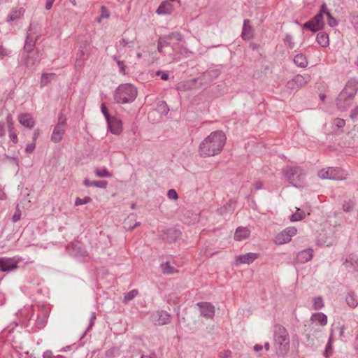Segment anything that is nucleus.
Instances as JSON below:
<instances>
[{"label": "nucleus", "mask_w": 358, "mask_h": 358, "mask_svg": "<svg viewBox=\"0 0 358 358\" xmlns=\"http://www.w3.org/2000/svg\"><path fill=\"white\" fill-rule=\"evenodd\" d=\"M227 137L221 130L211 132L199 144V154L201 157H209L219 155L225 143Z\"/></svg>", "instance_id": "nucleus-1"}, {"label": "nucleus", "mask_w": 358, "mask_h": 358, "mask_svg": "<svg viewBox=\"0 0 358 358\" xmlns=\"http://www.w3.org/2000/svg\"><path fill=\"white\" fill-rule=\"evenodd\" d=\"M290 339L287 329L279 324L273 328V348L278 357H285L289 351Z\"/></svg>", "instance_id": "nucleus-2"}, {"label": "nucleus", "mask_w": 358, "mask_h": 358, "mask_svg": "<svg viewBox=\"0 0 358 358\" xmlns=\"http://www.w3.org/2000/svg\"><path fill=\"white\" fill-rule=\"evenodd\" d=\"M357 92L358 80L355 78H350L336 99L338 108L341 111L346 110L352 104Z\"/></svg>", "instance_id": "nucleus-3"}, {"label": "nucleus", "mask_w": 358, "mask_h": 358, "mask_svg": "<svg viewBox=\"0 0 358 358\" xmlns=\"http://www.w3.org/2000/svg\"><path fill=\"white\" fill-rule=\"evenodd\" d=\"M138 95L136 87L131 83L120 85L114 92V101L119 104L130 103Z\"/></svg>", "instance_id": "nucleus-4"}, {"label": "nucleus", "mask_w": 358, "mask_h": 358, "mask_svg": "<svg viewBox=\"0 0 358 358\" xmlns=\"http://www.w3.org/2000/svg\"><path fill=\"white\" fill-rule=\"evenodd\" d=\"M286 180L294 187L301 188L303 186V178L306 175L300 166H287L283 170Z\"/></svg>", "instance_id": "nucleus-5"}, {"label": "nucleus", "mask_w": 358, "mask_h": 358, "mask_svg": "<svg viewBox=\"0 0 358 358\" xmlns=\"http://www.w3.org/2000/svg\"><path fill=\"white\" fill-rule=\"evenodd\" d=\"M327 10L326 3H323L320 8L319 12L309 21L303 24V29L309 30L313 33L322 30L324 27V15Z\"/></svg>", "instance_id": "nucleus-6"}, {"label": "nucleus", "mask_w": 358, "mask_h": 358, "mask_svg": "<svg viewBox=\"0 0 358 358\" xmlns=\"http://www.w3.org/2000/svg\"><path fill=\"white\" fill-rule=\"evenodd\" d=\"M220 72L218 69H210L203 72L199 78L192 79L190 82L196 83L199 81L200 86L208 85L220 75Z\"/></svg>", "instance_id": "nucleus-7"}, {"label": "nucleus", "mask_w": 358, "mask_h": 358, "mask_svg": "<svg viewBox=\"0 0 358 358\" xmlns=\"http://www.w3.org/2000/svg\"><path fill=\"white\" fill-rule=\"evenodd\" d=\"M41 61V53L34 52L20 55V64L26 69L34 71L39 64Z\"/></svg>", "instance_id": "nucleus-8"}, {"label": "nucleus", "mask_w": 358, "mask_h": 358, "mask_svg": "<svg viewBox=\"0 0 358 358\" xmlns=\"http://www.w3.org/2000/svg\"><path fill=\"white\" fill-rule=\"evenodd\" d=\"M19 260L15 257H1L0 258V271L11 272L18 268Z\"/></svg>", "instance_id": "nucleus-9"}, {"label": "nucleus", "mask_w": 358, "mask_h": 358, "mask_svg": "<svg viewBox=\"0 0 358 358\" xmlns=\"http://www.w3.org/2000/svg\"><path fill=\"white\" fill-rule=\"evenodd\" d=\"M341 170L338 168L329 167L327 169H322L318 172V176L322 179L341 180L343 179L340 175Z\"/></svg>", "instance_id": "nucleus-10"}, {"label": "nucleus", "mask_w": 358, "mask_h": 358, "mask_svg": "<svg viewBox=\"0 0 358 358\" xmlns=\"http://www.w3.org/2000/svg\"><path fill=\"white\" fill-rule=\"evenodd\" d=\"M199 312L201 316L206 318H213L215 315V307L209 302L197 303Z\"/></svg>", "instance_id": "nucleus-11"}, {"label": "nucleus", "mask_w": 358, "mask_h": 358, "mask_svg": "<svg viewBox=\"0 0 358 358\" xmlns=\"http://www.w3.org/2000/svg\"><path fill=\"white\" fill-rule=\"evenodd\" d=\"M66 124V120L59 121L55 127L52 136L51 141L54 143H59L63 138L64 134V126Z\"/></svg>", "instance_id": "nucleus-12"}, {"label": "nucleus", "mask_w": 358, "mask_h": 358, "mask_svg": "<svg viewBox=\"0 0 358 358\" xmlns=\"http://www.w3.org/2000/svg\"><path fill=\"white\" fill-rule=\"evenodd\" d=\"M259 257V253L248 252L235 257L236 264H250Z\"/></svg>", "instance_id": "nucleus-13"}, {"label": "nucleus", "mask_w": 358, "mask_h": 358, "mask_svg": "<svg viewBox=\"0 0 358 358\" xmlns=\"http://www.w3.org/2000/svg\"><path fill=\"white\" fill-rule=\"evenodd\" d=\"M107 124L109 131L115 135H119L122 131V124L120 120L115 117H112L110 120H108Z\"/></svg>", "instance_id": "nucleus-14"}, {"label": "nucleus", "mask_w": 358, "mask_h": 358, "mask_svg": "<svg viewBox=\"0 0 358 358\" xmlns=\"http://www.w3.org/2000/svg\"><path fill=\"white\" fill-rule=\"evenodd\" d=\"M181 232L174 228H169L163 230L162 238L165 242L172 243L180 237Z\"/></svg>", "instance_id": "nucleus-15"}, {"label": "nucleus", "mask_w": 358, "mask_h": 358, "mask_svg": "<svg viewBox=\"0 0 358 358\" xmlns=\"http://www.w3.org/2000/svg\"><path fill=\"white\" fill-rule=\"evenodd\" d=\"M25 13V9L23 7L13 8L10 11L6 17V22H10L12 21L21 19Z\"/></svg>", "instance_id": "nucleus-16"}, {"label": "nucleus", "mask_w": 358, "mask_h": 358, "mask_svg": "<svg viewBox=\"0 0 358 358\" xmlns=\"http://www.w3.org/2000/svg\"><path fill=\"white\" fill-rule=\"evenodd\" d=\"M253 31L251 21L249 19L244 20L241 33L242 38L245 41L250 40L253 36Z\"/></svg>", "instance_id": "nucleus-17"}, {"label": "nucleus", "mask_w": 358, "mask_h": 358, "mask_svg": "<svg viewBox=\"0 0 358 358\" xmlns=\"http://www.w3.org/2000/svg\"><path fill=\"white\" fill-rule=\"evenodd\" d=\"M313 256V250L307 248L300 251L296 255V260L299 263L305 264L310 261Z\"/></svg>", "instance_id": "nucleus-18"}, {"label": "nucleus", "mask_w": 358, "mask_h": 358, "mask_svg": "<svg viewBox=\"0 0 358 358\" xmlns=\"http://www.w3.org/2000/svg\"><path fill=\"white\" fill-rule=\"evenodd\" d=\"M20 123L29 129H31L35 125V121L29 113L20 114L18 117Z\"/></svg>", "instance_id": "nucleus-19"}, {"label": "nucleus", "mask_w": 358, "mask_h": 358, "mask_svg": "<svg viewBox=\"0 0 358 358\" xmlns=\"http://www.w3.org/2000/svg\"><path fill=\"white\" fill-rule=\"evenodd\" d=\"M250 234V230L246 227H238L234 234V239L241 241L249 237Z\"/></svg>", "instance_id": "nucleus-20"}, {"label": "nucleus", "mask_w": 358, "mask_h": 358, "mask_svg": "<svg viewBox=\"0 0 358 358\" xmlns=\"http://www.w3.org/2000/svg\"><path fill=\"white\" fill-rule=\"evenodd\" d=\"M108 181H106V180H93V181H91V180H90L87 178H85L83 180V185L85 187L93 186V187H99V188H101V189H106L107 187V186H108Z\"/></svg>", "instance_id": "nucleus-21"}, {"label": "nucleus", "mask_w": 358, "mask_h": 358, "mask_svg": "<svg viewBox=\"0 0 358 358\" xmlns=\"http://www.w3.org/2000/svg\"><path fill=\"white\" fill-rule=\"evenodd\" d=\"M310 320L314 322H317L321 326H324L327 323V316L321 312L312 314Z\"/></svg>", "instance_id": "nucleus-22"}, {"label": "nucleus", "mask_w": 358, "mask_h": 358, "mask_svg": "<svg viewBox=\"0 0 358 358\" xmlns=\"http://www.w3.org/2000/svg\"><path fill=\"white\" fill-rule=\"evenodd\" d=\"M316 41L322 47H327L329 45V34L324 31L319 32L316 36Z\"/></svg>", "instance_id": "nucleus-23"}, {"label": "nucleus", "mask_w": 358, "mask_h": 358, "mask_svg": "<svg viewBox=\"0 0 358 358\" xmlns=\"http://www.w3.org/2000/svg\"><path fill=\"white\" fill-rule=\"evenodd\" d=\"M172 12V6L170 3L164 1L157 8L156 13L159 15H169Z\"/></svg>", "instance_id": "nucleus-24"}, {"label": "nucleus", "mask_w": 358, "mask_h": 358, "mask_svg": "<svg viewBox=\"0 0 358 358\" xmlns=\"http://www.w3.org/2000/svg\"><path fill=\"white\" fill-rule=\"evenodd\" d=\"M158 323L160 325H164L171 322V315L165 310H160L157 312Z\"/></svg>", "instance_id": "nucleus-25"}, {"label": "nucleus", "mask_w": 358, "mask_h": 358, "mask_svg": "<svg viewBox=\"0 0 358 358\" xmlns=\"http://www.w3.org/2000/svg\"><path fill=\"white\" fill-rule=\"evenodd\" d=\"M293 78L294 79V82L296 83V85H298L299 88L305 86L310 80V76L308 74H299L295 76Z\"/></svg>", "instance_id": "nucleus-26"}, {"label": "nucleus", "mask_w": 358, "mask_h": 358, "mask_svg": "<svg viewBox=\"0 0 358 358\" xmlns=\"http://www.w3.org/2000/svg\"><path fill=\"white\" fill-rule=\"evenodd\" d=\"M56 76L55 73H43L41 75L40 85L41 87H44L47 86Z\"/></svg>", "instance_id": "nucleus-27"}, {"label": "nucleus", "mask_w": 358, "mask_h": 358, "mask_svg": "<svg viewBox=\"0 0 358 358\" xmlns=\"http://www.w3.org/2000/svg\"><path fill=\"white\" fill-rule=\"evenodd\" d=\"M294 63L299 67L305 68L308 65V60L304 55L299 53L294 57Z\"/></svg>", "instance_id": "nucleus-28"}, {"label": "nucleus", "mask_w": 358, "mask_h": 358, "mask_svg": "<svg viewBox=\"0 0 358 358\" xmlns=\"http://www.w3.org/2000/svg\"><path fill=\"white\" fill-rule=\"evenodd\" d=\"M170 40L167 38V36H160L157 41V50L159 52L162 53L163 49L165 47H168L171 45Z\"/></svg>", "instance_id": "nucleus-29"}, {"label": "nucleus", "mask_w": 358, "mask_h": 358, "mask_svg": "<svg viewBox=\"0 0 358 358\" xmlns=\"http://www.w3.org/2000/svg\"><path fill=\"white\" fill-rule=\"evenodd\" d=\"M290 241V238L288 237L284 230L280 232L275 238V243L278 245L287 243Z\"/></svg>", "instance_id": "nucleus-30"}, {"label": "nucleus", "mask_w": 358, "mask_h": 358, "mask_svg": "<svg viewBox=\"0 0 358 358\" xmlns=\"http://www.w3.org/2000/svg\"><path fill=\"white\" fill-rule=\"evenodd\" d=\"M31 30L32 25L31 24L28 28V33L26 36L25 43L28 44H31L32 45H36V43L38 40V36L35 35V33H31Z\"/></svg>", "instance_id": "nucleus-31"}, {"label": "nucleus", "mask_w": 358, "mask_h": 358, "mask_svg": "<svg viewBox=\"0 0 358 358\" xmlns=\"http://www.w3.org/2000/svg\"><path fill=\"white\" fill-rule=\"evenodd\" d=\"M334 331V329H331L329 338L328 342L326 345L325 352H324V356L326 357H329L332 353V343L334 342V339H333Z\"/></svg>", "instance_id": "nucleus-32"}, {"label": "nucleus", "mask_w": 358, "mask_h": 358, "mask_svg": "<svg viewBox=\"0 0 358 358\" xmlns=\"http://www.w3.org/2000/svg\"><path fill=\"white\" fill-rule=\"evenodd\" d=\"M345 301L348 305L352 308H356L358 305V301L356 298V295L353 292H349L347 294L345 297Z\"/></svg>", "instance_id": "nucleus-33"}, {"label": "nucleus", "mask_w": 358, "mask_h": 358, "mask_svg": "<svg viewBox=\"0 0 358 358\" xmlns=\"http://www.w3.org/2000/svg\"><path fill=\"white\" fill-rule=\"evenodd\" d=\"M306 217V214L303 210L300 208H296V212L292 214L290 217V220L292 222L300 221L304 219Z\"/></svg>", "instance_id": "nucleus-34"}, {"label": "nucleus", "mask_w": 358, "mask_h": 358, "mask_svg": "<svg viewBox=\"0 0 358 358\" xmlns=\"http://www.w3.org/2000/svg\"><path fill=\"white\" fill-rule=\"evenodd\" d=\"M157 110L162 115H167L169 111V108L166 101H159L157 104Z\"/></svg>", "instance_id": "nucleus-35"}, {"label": "nucleus", "mask_w": 358, "mask_h": 358, "mask_svg": "<svg viewBox=\"0 0 358 358\" xmlns=\"http://www.w3.org/2000/svg\"><path fill=\"white\" fill-rule=\"evenodd\" d=\"M34 52H40V51L38 49H35V45H32L31 44L24 43L22 51L21 52L20 55L32 54Z\"/></svg>", "instance_id": "nucleus-36"}, {"label": "nucleus", "mask_w": 358, "mask_h": 358, "mask_svg": "<svg viewBox=\"0 0 358 358\" xmlns=\"http://www.w3.org/2000/svg\"><path fill=\"white\" fill-rule=\"evenodd\" d=\"M324 306V303L322 296H317L313 299V309L320 310Z\"/></svg>", "instance_id": "nucleus-37"}, {"label": "nucleus", "mask_w": 358, "mask_h": 358, "mask_svg": "<svg viewBox=\"0 0 358 358\" xmlns=\"http://www.w3.org/2000/svg\"><path fill=\"white\" fill-rule=\"evenodd\" d=\"M325 15L327 17V24L331 27H334L338 24V21L335 17L332 16V15L330 13V10L327 7V10L325 12Z\"/></svg>", "instance_id": "nucleus-38"}, {"label": "nucleus", "mask_w": 358, "mask_h": 358, "mask_svg": "<svg viewBox=\"0 0 358 358\" xmlns=\"http://www.w3.org/2000/svg\"><path fill=\"white\" fill-rule=\"evenodd\" d=\"M94 173L97 177L100 178H110L113 176L112 173L109 172L106 168H103L102 169H96L94 170Z\"/></svg>", "instance_id": "nucleus-39"}, {"label": "nucleus", "mask_w": 358, "mask_h": 358, "mask_svg": "<svg viewBox=\"0 0 358 358\" xmlns=\"http://www.w3.org/2000/svg\"><path fill=\"white\" fill-rule=\"evenodd\" d=\"M138 292L136 289H132V290L129 291V292L126 293L124 294L123 303H127L129 301L134 299L135 298V296L138 294Z\"/></svg>", "instance_id": "nucleus-40"}, {"label": "nucleus", "mask_w": 358, "mask_h": 358, "mask_svg": "<svg viewBox=\"0 0 358 358\" xmlns=\"http://www.w3.org/2000/svg\"><path fill=\"white\" fill-rule=\"evenodd\" d=\"M355 206V203L352 200L345 201L343 204V210L345 213H350L352 211Z\"/></svg>", "instance_id": "nucleus-41"}, {"label": "nucleus", "mask_w": 358, "mask_h": 358, "mask_svg": "<svg viewBox=\"0 0 358 358\" xmlns=\"http://www.w3.org/2000/svg\"><path fill=\"white\" fill-rule=\"evenodd\" d=\"M286 87L288 90H289L290 93H292V92H296L300 89L299 86L296 85V83L294 82V78L287 82Z\"/></svg>", "instance_id": "nucleus-42"}, {"label": "nucleus", "mask_w": 358, "mask_h": 358, "mask_svg": "<svg viewBox=\"0 0 358 358\" xmlns=\"http://www.w3.org/2000/svg\"><path fill=\"white\" fill-rule=\"evenodd\" d=\"M161 268L164 273L171 274L174 273V268L167 262L161 264Z\"/></svg>", "instance_id": "nucleus-43"}, {"label": "nucleus", "mask_w": 358, "mask_h": 358, "mask_svg": "<svg viewBox=\"0 0 358 358\" xmlns=\"http://www.w3.org/2000/svg\"><path fill=\"white\" fill-rule=\"evenodd\" d=\"M166 36L170 41L176 40L178 41H182L184 38L182 34L178 31L171 32Z\"/></svg>", "instance_id": "nucleus-44"}, {"label": "nucleus", "mask_w": 358, "mask_h": 358, "mask_svg": "<svg viewBox=\"0 0 358 358\" xmlns=\"http://www.w3.org/2000/svg\"><path fill=\"white\" fill-rule=\"evenodd\" d=\"M92 201V199L90 196H85L83 199H80V197H77L75 201V206H78L80 205L87 204L91 203Z\"/></svg>", "instance_id": "nucleus-45"}, {"label": "nucleus", "mask_w": 358, "mask_h": 358, "mask_svg": "<svg viewBox=\"0 0 358 358\" xmlns=\"http://www.w3.org/2000/svg\"><path fill=\"white\" fill-rule=\"evenodd\" d=\"M231 201L230 200L229 203H227L224 206L218 208L217 211L220 215H224L227 213L228 211H231Z\"/></svg>", "instance_id": "nucleus-46"}, {"label": "nucleus", "mask_w": 358, "mask_h": 358, "mask_svg": "<svg viewBox=\"0 0 358 358\" xmlns=\"http://www.w3.org/2000/svg\"><path fill=\"white\" fill-rule=\"evenodd\" d=\"M284 42L286 44H287L288 47L290 49H293L294 48V43L293 41V37L292 36L291 34H285V38H284Z\"/></svg>", "instance_id": "nucleus-47"}, {"label": "nucleus", "mask_w": 358, "mask_h": 358, "mask_svg": "<svg viewBox=\"0 0 358 358\" xmlns=\"http://www.w3.org/2000/svg\"><path fill=\"white\" fill-rule=\"evenodd\" d=\"M21 210L19 208V206L17 205L16 210L12 217V222L15 223L18 222L21 219Z\"/></svg>", "instance_id": "nucleus-48"}, {"label": "nucleus", "mask_w": 358, "mask_h": 358, "mask_svg": "<svg viewBox=\"0 0 358 358\" xmlns=\"http://www.w3.org/2000/svg\"><path fill=\"white\" fill-rule=\"evenodd\" d=\"M345 120L341 118H336L333 121V125L338 129L343 128L345 126Z\"/></svg>", "instance_id": "nucleus-49"}, {"label": "nucleus", "mask_w": 358, "mask_h": 358, "mask_svg": "<svg viewBox=\"0 0 358 358\" xmlns=\"http://www.w3.org/2000/svg\"><path fill=\"white\" fill-rule=\"evenodd\" d=\"M11 53V50L3 47L2 44L0 43V57L1 58L9 56Z\"/></svg>", "instance_id": "nucleus-50"}, {"label": "nucleus", "mask_w": 358, "mask_h": 358, "mask_svg": "<svg viewBox=\"0 0 358 358\" xmlns=\"http://www.w3.org/2000/svg\"><path fill=\"white\" fill-rule=\"evenodd\" d=\"M287 235L289 238H290V240L292 239V237L294 236L296 234V229L294 227H289L284 229Z\"/></svg>", "instance_id": "nucleus-51"}, {"label": "nucleus", "mask_w": 358, "mask_h": 358, "mask_svg": "<svg viewBox=\"0 0 358 358\" xmlns=\"http://www.w3.org/2000/svg\"><path fill=\"white\" fill-rule=\"evenodd\" d=\"M101 110L103 115H104V117L106 118V122L108 121V120H110L113 117V116L110 115L108 110L107 107L106 106L105 103L101 104Z\"/></svg>", "instance_id": "nucleus-52"}, {"label": "nucleus", "mask_w": 358, "mask_h": 358, "mask_svg": "<svg viewBox=\"0 0 358 358\" xmlns=\"http://www.w3.org/2000/svg\"><path fill=\"white\" fill-rule=\"evenodd\" d=\"M46 318L45 317L38 316L36 319V324L38 328L41 329L43 328L46 324Z\"/></svg>", "instance_id": "nucleus-53"}, {"label": "nucleus", "mask_w": 358, "mask_h": 358, "mask_svg": "<svg viewBox=\"0 0 358 358\" xmlns=\"http://www.w3.org/2000/svg\"><path fill=\"white\" fill-rule=\"evenodd\" d=\"M167 196L169 199H172V200H177L178 199V193L173 189H171L168 191Z\"/></svg>", "instance_id": "nucleus-54"}, {"label": "nucleus", "mask_w": 358, "mask_h": 358, "mask_svg": "<svg viewBox=\"0 0 358 358\" xmlns=\"http://www.w3.org/2000/svg\"><path fill=\"white\" fill-rule=\"evenodd\" d=\"M117 66L119 67V71L123 75L126 74V69L127 66L124 64V61H117Z\"/></svg>", "instance_id": "nucleus-55"}, {"label": "nucleus", "mask_w": 358, "mask_h": 358, "mask_svg": "<svg viewBox=\"0 0 358 358\" xmlns=\"http://www.w3.org/2000/svg\"><path fill=\"white\" fill-rule=\"evenodd\" d=\"M156 75L160 76L162 80H167L169 78V74L166 71H158L156 72Z\"/></svg>", "instance_id": "nucleus-56"}, {"label": "nucleus", "mask_w": 358, "mask_h": 358, "mask_svg": "<svg viewBox=\"0 0 358 358\" xmlns=\"http://www.w3.org/2000/svg\"><path fill=\"white\" fill-rule=\"evenodd\" d=\"M6 123L8 124V130L13 129V121L11 114H8L6 117Z\"/></svg>", "instance_id": "nucleus-57"}, {"label": "nucleus", "mask_w": 358, "mask_h": 358, "mask_svg": "<svg viewBox=\"0 0 358 358\" xmlns=\"http://www.w3.org/2000/svg\"><path fill=\"white\" fill-rule=\"evenodd\" d=\"M95 320H96V313L95 312H92L91 313V316H90V318L89 327H87L86 331H89L94 325Z\"/></svg>", "instance_id": "nucleus-58"}, {"label": "nucleus", "mask_w": 358, "mask_h": 358, "mask_svg": "<svg viewBox=\"0 0 358 358\" xmlns=\"http://www.w3.org/2000/svg\"><path fill=\"white\" fill-rule=\"evenodd\" d=\"M36 148V143L35 142H32L31 143H29L27 145L26 148H25V152L27 153H31L34 152V149Z\"/></svg>", "instance_id": "nucleus-59"}, {"label": "nucleus", "mask_w": 358, "mask_h": 358, "mask_svg": "<svg viewBox=\"0 0 358 358\" xmlns=\"http://www.w3.org/2000/svg\"><path fill=\"white\" fill-rule=\"evenodd\" d=\"M101 17L103 18H108L110 15L109 11L108 10L107 8L104 6H102L101 7Z\"/></svg>", "instance_id": "nucleus-60"}, {"label": "nucleus", "mask_w": 358, "mask_h": 358, "mask_svg": "<svg viewBox=\"0 0 358 358\" xmlns=\"http://www.w3.org/2000/svg\"><path fill=\"white\" fill-rule=\"evenodd\" d=\"M350 117L352 120H356L358 118V106L351 110Z\"/></svg>", "instance_id": "nucleus-61"}, {"label": "nucleus", "mask_w": 358, "mask_h": 358, "mask_svg": "<svg viewBox=\"0 0 358 358\" xmlns=\"http://www.w3.org/2000/svg\"><path fill=\"white\" fill-rule=\"evenodd\" d=\"M13 129L8 130L9 136H10L11 141L14 143H16L17 142V134L15 131H13Z\"/></svg>", "instance_id": "nucleus-62"}, {"label": "nucleus", "mask_w": 358, "mask_h": 358, "mask_svg": "<svg viewBox=\"0 0 358 358\" xmlns=\"http://www.w3.org/2000/svg\"><path fill=\"white\" fill-rule=\"evenodd\" d=\"M219 358H231V352L230 350H224L220 353Z\"/></svg>", "instance_id": "nucleus-63"}, {"label": "nucleus", "mask_w": 358, "mask_h": 358, "mask_svg": "<svg viewBox=\"0 0 358 358\" xmlns=\"http://www.w3.org/2000/svg\"><path fill=\"white\" fill-rule=\"evenodd\" d=\"M43 358H54L52 352L51 350H46L43 352Z\"/></svg>", "instance_id": "nucleus-64"}]
</instances>
